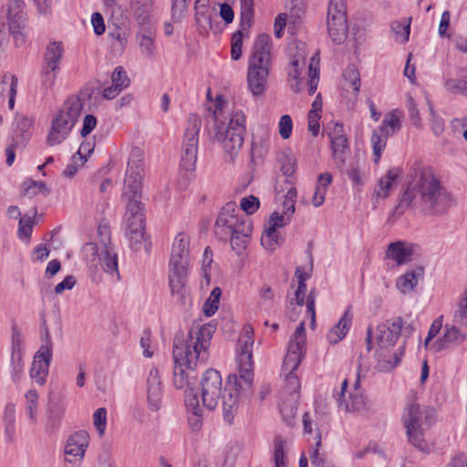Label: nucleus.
Here are the masks:
<instances>
[{
    "instance_id": "nucleus-7",
    "label": "nucleus",
    "mask_w": 467,
    "mask_h": 467,
    "mask_svg": "<svg viewBox=\"0 0 467 467\" xmlns=\"http://www.w3.org/2000/svg\"><path fill=\"white\" fill-rule=\"evenodd\" d=\"M402 420L409 443L420 451L428 452L430 446L425 433L435 421L434 409L412 402L406 407Z\"/></svg>"
},
{
    "instance_id": "nucleus-22",
    "label": "nucleus",
    "mask_w": 467,
    "mask_h": 467,
    "mask_svg": "<svg viewBox=\"0 0 467 467\" xmlns=\"http://www.w3.org/2000/svg\"><path fill=\"white\" fill-rule=\"evenodd\" d=\"M272 43L270 36L266 34L259 35L253 45V52L249 59L251 65L270 66L272 63Z\"/></svg>"
},
{
    "instance_id": "nucleus-2",
    "label": "nucleus",
    "mask_w": 467,
    "mask_h": 467,
    "mask_svg": "<svg viewBox=\"0 0 467 467\" xmlns=\"http://www.w3.org/2000/svg\"><path fill=\"white\" fill-rule=\"evenodd\" d=\"M404 192L393 210V216L400 217L407 210H418L424 215L444 214L451 206V194L433 170L421 162H415L407 175Z\"/></svg>"
},
{
    "instance_id": "nucleus-57",
    "label": "nucleus",
    "mask_w": 467,
    "mask_h": 467,
    "mask_svg": "<svg viewBox=\"0 0 467 467\" xmlns=\"http://www.w3.org/2000/svg\"><path fill=\"white\" fill-rule=\"evenodd\" d=\"M98 235L99 238V247L106 248L111 245V233L110 228L107 223H100L98 228Z\"/></svg>"
},
{
    "instance_id": "nucleus-12",
    "label": "nucleus",
    "mask_w": 467,
    "mask_h": 467,
    "mask_svg": "<svg viewBox=\"0 0 467 467\" xmlns=\"http://www.w3.org/2000/svg\"><path fill=\"white\" fill-rule=\"evenodd\" d=\"M202 119L196 114L190 115L182 140L181 166L186 171L195 169Z\"/></svg>"
},
{
    "instance_id": "nucleus-47",
    "label": "nucleus",
    "mask_w": 467,
    "mask_h": 467,
    "mask_svg": "<svg viewBox=\"0 0 467 467\" xmlns=\"http://www.w3.org/2000/svg\"><path fill=\"white\" fill-rule=\"evenodd\" d=\"M260 206L259 199L254 195H249L241 199L240 211L244 212L249 217V215L254 213Z\"/></svg>"
},
{
    "instance_id": "nucleus-6",
    "label": "nucleus",
    "mask_w": 467,
    "mask_h": 467,
    "mask_svg": "<svg viewBox=\"0 0 467 467\" xmlns=\"http://www.w3.org/2000/svg\"><path fill=\"white\" fill-rule=\"evenodd\" d=\"M91 93L81 90L79 94L67 98L51 120L47 137L48 146L62 143L71 132L83 110L85 102L89 100Z\"/></svg>"
},
{
    "instance_id": "nucleus-56",
    "label": "nucleus",
    "mask_w": 467,
    "mask_h": 467,
    "mask_svg": "<svg viewBox=\"0 0 467 467\" xmlns=\"http://www.w3.org/2000/svg\"><path fill=\"white\" fill-rule=\"evenodd\" d=\"M188 7V0H172L171 16L174 21H181Z\"/></svg>"
},
{
    "instance_id": "nucleus-27",
    "label": "nucleus",
    "mask_w": 467,
    "mask_h": 467,
    "mask_svg": "<svg viewBox=\"0 0 467 467\" xmlns=\"http://www.w3.org/2000/svg\"><path fill=\"white\" fill-rule=\"evenodd\" d=\"M351 322L352 315L349 311H346L339 321L327 333V338L328 342L330 344H337L342 340L346 337Z\"/></svg>"
},
{
    "instance_id": "nucleus-44",
    "label": "nucleus",
    "mask_w": 467,
    "mask_h": 467,
    "mask_svg": "<svg viewBox=\"0 0 467 467\" xmlns=\"http://www.w3.org/2000/svg\"><path fill=\"white\" fill-rule=\"evenodd\" d=\"M26 412L29 417L32 423L36 422V411H37V401L38 393L36 389H29L26 394Z\"/></svg>"
},
{
    "instance_id": "nucleus-60",
    "label": "nucleus",
    "mask_w": 467,
    "mask_h": 467,
    "mask_svg": "<svg viewBox=\"0 0 467 467\" xmlns=\"http://www.w3.org/2000/svg\"><path fill=\"white\" fill-rule=\"evenodd\" d=\"M308 77H309V79L307 81L308 94L310 96H312L317 91L318 81H319L318 70L316 67H314L312 64L309 65Z\"/></svg>"
},
{
    "instance_id": "nucleus-3",
    "label": "nucleus",
    "mask_w": 467,
    "mask_h": 467,
    "mask_svg": "<svg viewBox=\"0 0 467 467\" xmlns=\"http://www.w3.org/2000/svg\"><path fill=\"white\" fill-rule=\"evenodd\" d=\"M144 154L140 148H133L128 161L126 178L122 191V198L127 201L124 215V234L130 241L134 251L140 250L143 245L149 252V243L145 235V214L142 197Z\"/></svg>"
},
{
    "instance_id": "nucleus-61",
    "label": "nucleus",
    "mask_w": 467,
    "mask_h": 467,
    "mask_svg": "<svg viewBox=\"0 0 467 467\" xmlns=\"http://www.w3.org/2000/svg\"><path fill=\"white\" fill-rule=\"evenodd\" d=\"M299 67H300V60L299 59H294L291 62V68H290V70L288 72L289 78L294 79V80H296L295 84H291V88H292V89L295 92H299L300 91L299 81H298V78H299V75H300Z\"/></svg>"
},
{
    "instance_id": "nucleus-46",
    "label": "nucleus",
    "mask_w": 467,
    "mask_h": 467,
    "mask_svg": "<svg viewBox=\"0 0 467 467\" xmlns=\"http://www.w3.org/2000/svg\"><path fill=\"white\" fill-rule=\"evenodd\" d=\"M275 443V451H274V460L275 467H285L286 463L284 446L285 440L280 436H276L274 441Z\"/></svg>"
},
{
    "instance_id": "nucleus-18",
    "label": "nucleus",
    "mask_w": 467,
    "mask_h": 467,
    "mask_svg": "<svg viewBox=\"0 0 467 467\" xmlns=\"http://www.w3.org/2000/svg\"><path fill=\"white\" fill-rule=\"evenodd\" d=\"M163 383L157 368H151L146 379V393L148 408L151 411H158L161 407L163 397Z\"/></svg>"
},
{
    "instance_id": "nucleus-16",
    "label": "nucleus",
    "mask_w": 467,
    "mask_h": 467,
    "mask_svg": "<svg viewBox=\"0 0 467 467\" xmlns=\"http://www.w3.org/2000/svg\"><path fill=\"white\" fill-rule=\"evenodd\" d=\"M83 254L88 261L92 263L99 261L102 269L110 275L116 274L119 279L118 268V254L112 246L99 248L95 243H88L83 247Z\"/></svg>"
},
{
    "instance_id": "nucleus-64",
    "label": "nucleus",
    "mask_w": 467,
    "mask_h": 467,
    "mask_svg": "<svg viewBox=\"0 0 467 467\" xmlns=\"http://www.w3.org/2000/svg\"><path fill=\"white\" fill-rule=\"evenodd\" d=\"M445 467H467V455L465 453L455 454Z\"/></svg>"
},
{
    "instance_id": "nucleus-40",
    "label": "nucleus",
    "mask_w": 467,
    "mask_h": 467,
    "mask_svg": "<svg viewBox=\"0 0 467 467\" xmlns=\"http://www.w3.org/2000/svg\"><path fill=\"white\" fill-rule=\"evenodd\" d=\"M195 10V26L199 34H204L211 28V16H209V6H205V1L203 5Z\"/></svg>"
},
{
    "instance_id": "nucleus-39",
    "label": "nucleus",
    "mask_w": 467,
    "mask_h": 467,
    "mask_svg": "<svg viewBox=\"0 0 467 467\" xmlns=\"http://www.w3.org/2000/svg\"><path fill=\"white\" fill-rule=\"evenodd\" d=\"M411 17L405 18L403 22L394 21L391 24V31L395 36V40L401 44L407 43L410 38Z\"/></svg>"
},
{
    "instance_id": "nucleus-63",
    "label": "nucleus",
    "mask_w": 467,
    "mask_h": 467,
    "mask_svg": "<svg viewBox=\"0 0 467 467\" xmlns=\"http://www.w3.org/2000/svg\"><path fill=\"white\" fill-rule=\"evenodd\" d=\"M296 195H297V192H296V188H294V187H291L285 194V199L284 201L283 206H284V209H287L288 214H294V213H295V203H296Z\"/></svg>"
},
{
    "instance_id": "nucleus-36",
    "label": "nucleus",
    "mask_w": 467,
    "mask_h": 467,
    "mask_svg": "<svg viewBox=\"0 0 467 467\" xmlns=\"http://www.w3.org/2000/svg\"><path fill=\"white\" fill-rule=\"evenodd\" d=\"M129 34L125 28L116 26L109 33V38L114 52L121 54L126 48Z\"/></svg>"
},
{
    "instance_id": "nucleus-14",
    "label": "nucleus",
    "mask_w": 467,
    "mask_h": 467,
    "mask_svg": "<svg viewBox=\"0 0 467 467\" xmlns=\"http://www.w3.org/2000/svg\"><path fill=\"white\" fill-rule=\"evenodd\" d=\"M327 33L336 44L343 43L347 38V6L345 0H329L327 14Z\"/></svg>"
},
{
    "instance_id": "nucleus-49",
    "label": "nucleus",
    "mask_w": 467,
    "mask_h": 467,
    "mask_svg": "<svg viewBox=\"0 0 467 467\" xmlns=\"http://www.w3.org/2000/svg\"><path fill=\"white\" fill-rule=\"evenodd\" d=\"M243 37L242 30H237L232 36L231 57L233 60L236 61L242 57Z\"/></svg>"
},
{
    "instance_id": "nucleus-26",
    "label": "nucleus",
    "mask_w": 467,
    "mask_h": 467,
    "mask_svg": "<svg viewBox=\"0 0 467 467\" xmlns=\"http://www.w3.org/2000/svg\"><path fill=\"white\" fill-rule=\"evenodd\" d=\"M51 358L52 357L40 356V353L37 352L34 357L30 376L40 386H43L47 381Z\"/></svg>"
},
{
    "instance_id": "nucleus-48",
    "label": "nucleus",
    "mask_w": 467,
    "mask_h": 467,
    "mask_svg": "<svg viewBox=\"0 0 467 467\" xmlns=\"http://www.w3.org/2000/svg\"><path fill=\"white\" fill-rule=\"evenodd\" d=\"M12 379L15 383H18L21 379L23 371V359L21 352L11 354Z\"/></svg>"
},
{
    "instance_id": "nucleus-33",
    "label": "nucleus",
    "mask_w": 467,
    "mask_h": 467,
    "mask_svg": "<svg viewBox=\"0 0 467 467\" xmlns=\"http://www.w3.org/2000/svg\"><path fill=\"white\" fill-rule=\"evenodd\" d=\"M270 147V137L268 134H264L259 137H254L251 147V161L255 162L258 160H262L269 150Z\"/></svg>"
},
{
    "instance_id": "nucleus-53",
    "label": "nucleus",
    "mask_w": 467,
    "mask_h": 467,
    "mask_svg": "<svg viewBox=\"0 0 467 467\" xmlns=\"http://www.w3.org/2000/svg\"><path fill=\"white\" fill-rule=\"evenodd\" d=\"M95 143L93 140H86L83 141L77 153L75 154L77 158L80 161V165H84V163L88 161V157L93 152Z\"/></svg>"
},
{
    "instance_id": "nucleus-8",
    "label": "nucleus",
    "mask_w": 467,
    "mask_h": 467,
    "mask_svg": "<svg viewBox=\"0 0 467 467\" xmlns=\"http://www.w3.org/2000/svg\"><path fill=\"white\" fill-rule=\"evenodd\" d=\"M403 319L400 317L388 319L377 326L376 340L379 347V350H377L378 368L381 371L391 370L401 361L404 353V346L400 347L391 355H387L384 351L396 344L401 335Z\"/></svg>"
},
{
    "instance_id": "nucleus-29",
    "label": "nucleus",
    "mask_w": 467,
    "mask_h": 467,
    "mask_svg": "<svg viewBox=\"0 0 467 467\" xmlns=\"http://www.w3.org/2000/svg\"><path fill=\"white\" fill-rule=\"evenodd\" d=\"M343 88L358 97L360 88L359 72L354 65L348 66L343 72Z\"/></svg>"
},
{
    "instance_id": "nucleus-1",
    "label": "nucleus",
    "mask_w": 467,
    "mask_h": 467,
    "mask_svg": "<svg viewBox=\"0 0 467 467\" xmlns=\"http://www.w3.org/2000/svg\"><path fill=\"white\" fill-rule=\"evenodd\" d=\"M253 334L254 330L251 326L244 327L237 345L238 374L228 376L223 396H222L223 380L219 371L209 368L203 373L201 380L203 406L210 410H214L222 398L223 419L229 424L233 423L239 408V401L250 397L253 393Z\"/></svg>"
},
{
    "instance_id": "nucleus-35",
    "label": "nucleus",
    "mask_w": 467,
    "mask_h": 467,
    "mask_svg": "<svg viewBox=\"0 0 467 467\" xmlns=\"http://www.w3.org/2000/svg\"><path fill=\"white\" fill-rule=\"evenodd\" d=\"M301 360L302 358L292 352V354L286 353L283 363V369L288 372L287 380L295 386V389L299 388V380L294 372L300 365Z\"/></svg>"
},
{
    "instance_id": "nucleus-30",
    "label": "nucleus",
    "mask_w": 467,
    "mask_h": 467,
    "mask_svg": "<svg viewBox=\"0 0 467 467\" xmlns=\"http://www.w3.org/2000/svg\"><path fill=\"white\" fill-rule=\"evenodd\" d=\"M399 176L400 172L398 170H389L385 176L381 177L374 190V193L377 197L387 198L389 195V192L393 189Z\"/></svg>"
},
{
    "instance_id": "nucleus-31",
    "label": "nucleus",
    "mask_w": 467,
    "mask_h": 467,
    "mask_svg": "<svg viewBox=\"0 0 467 467\" xmlns=\"http://www.w3.org/2000/svg\"><path fill=\"white\" fill-rule=\"evenodd\" d=\"M306 347V329L304 322H301L300 325L296 327L294 332L293 337L288 343L287 353L296 356H299L303 358L304 351Z\"/></svg>"
},
{
    "instance_id": "nucleus-4",
    "label": "nucleus",
    "mask_w": 467,
    "mask_h": 467,
    "mask_svg": "<svg viewBox=\"0 0 467 467\" xmlns=\"http://www.w3.org/2000/svg\"><path fill=\"white\" fill-rule=\"evenodd\" d=\"M216 327L212 323L192 327L184 336L177 334L173 339L174 385L183 389L196 380L194 370L198 365H205L209 358L211 339Z\"/></svg>"
},
{
    "instance_id": "nucleus-43",
    "label": "nucleus",
    "mask_w": 467,
    "mask_h": 467,
    "mask_svg": "<svg viewBox=\"0 0 467 467\" xmlns=\"http://www.w3.org/2000/svg\"><path fill=\"white\" fill-rule=\"evenodd\" d=\"M63 414L64 410L60 407L50 410L45 427L47 433L54 434L58 430Z\"/></svg>"
},
{
    "instance_id": "nucleus-51",
    "label": "nucleus",
    "mask_w": 467,
    "mask_h": 467,
    "mask_svg": "<svg viewBox=\"0 0 467 467\" xmlns=\"http://www.w3.org/2000/svg\"><path fill=\"white\" fill-rule=\"evenodd\" d=\"M320 446L321 438L318 436V440L316 442V447L309 453V458L313 467H327L325 454L319 452Z\"/></svg>"
},
{
    "instance_id": "nucleus-17",
    "label": "nucleus",
    "mask_w": 467,
    "mask_h": 467,
    "mask_svg": "<svg viewBox=\"0 0 467 467\" xmlns=\"http://www.w3.org/2000/svg\"><path fill=\"white\" fill-rule=\"evenodd\" d=\"M359 377H358L354 390L349 393L348 400H347L345 399V392L348 388V379L343 380L340 391L334 395L340 408H343L346 411L358 412L360 414L367 413L370 410V405L367 397L359 389Z\"/></svg>"
},
{
    "instance_id": "nucleus-21",
    "label": "nucleus",
    "mask_w": 467,
    "mask_h": 467,
    "mask_svg": "<svg viewBox=\"0 0 467 467\" xmlns=\"http://www.w3.org/2000/svg\"><path fill=\"white\" fill-rule=\"evenodd\" d=\"M270 66L248 65L247 84L254 96L262 95L266 89Z\"/></svg>"
},
{
    "instance_id": "nucleus-54",
    "label": "nucleus",
    "mask_w": 467,
    "mask_h": 467,
    "mask_svg": "<svg viewBox=\"0 0 467 467\" xmlns=\"http://www.w3.org/2000/svg\"><path fill=\"white\" fill-rule=\"evenodd\" d=\"M93 423L99 435L102 436L107 423V410L105 408H99L94 412Z\"/></svg>"
},
{
    "instance_id": "nucleus-62",
    "label": "nucleus",
    "mask_w": 467,
    "mask_h": 467,
    "mask_svg": "<svg viewBox=\"0 0 467 467\" xmlns=\"http://www.w3.org/2000/svg\"><path fill=\"white\" fill-rule=\"evenodd\" d=\"M16 78V75L5 73L0 78V99L4 100L5 95L10 93V86L14 82V78Z\"/></svg>"
},
{
    "instance_id": "nucleus-25",
    "label": "nucleus",
    "mask_w": 467,
    "mask_h": 467,
    "mask_svg": "<svg viewBox=\"0 0 467 467\" xmlns=\"http://www.w3.org/2000/svg\"><path fill=\"white\" fill-rule=\"evenodd\" d=\"M25 4L23 0H8L6 4V16L8 25H12V29L26 26V13L24 11Z\"/></svg>"
},
{
    "instance_id": "nucleus-32",
    "label": "nucleus",
    "mask_w": 467,
    "mask_h": 467,
    "mask_svg": "<svg viewBox=\"0 0 467 467\" xmlns=\"http://www.w3.org/2000/svg\"><path fill=\"white\" fill-rule=\"evenodd\" d=\"M444 88L450 93L467 96V69L460 68L458 78L446 79Z\"/></svg>"
},
{
    "instance_id": "nucleus-41",
    "label": "nucleus",
    "mask_w": 467,
    "mask_h": 467,
    "mask_svg": "<svg viewBox=\"0 0 467 467\" xmlns=\"http://www.w3.org/2000/svg\"><path fill=\"white\" fill-rule=\"evenodd\" d=\"M401 127L400 112L393 110L388 113L380 125L379 130H383L386 133H389V136L400 130Z\"/></svg>"
},
{
    "instance_id": "nucleus-38",
    "label": "nucleus",
    "mask_w": 467,
    "mask_h": 467,
    "mask_svg": "<svg viewBox=\"0 0 467 467\" xmlns=\"http://www.w3.org/2000/svg\"><path fill=\"white\" fill-rule=\"evenodd\" d=\"M283 238L280 233L272 226L268 225V228L263 233L261 236V244L269 251H274L281 245Z\"/></svg>"
},
{
    "instance_id": "nucleus-5",
    "label": "nucleus",
    "mask_w": 467,
    "mask_h": 467,
    "mask_svg": "<svg viewBox=\"0 0 467 467\" xmlns=\"http://www.w3.org/2000/svg\"><path fill=\"white\" fill-rule=\"evenodd\" d=\"M252 229L251 219L244 215L235 202L223 206L214 224L215 234L222 240L230 238L232 249L237 254L245 250Z\"/></svg>"
},
{
    "instance_id": "nucleus-28",
    "label": "nucleus",
    "mask_w": 467,
    "mask_h": 467,
    "mask_svg": "<svg viewBox=\"0 0 467 467\" xmlns=\"http://www.w3.org/2000/svg\"><path fill=\"white\" fill-rule=\"evenodd\" d=\"M424 269L418 267L413 271H409L403 275L400 276L397 280L396 286L402 294L410 293L414 290L418 282L422 278Z\"/></svg>"
},
{
    "instance_id": "nucleus-19",
    "label": "nucleus",
    "mask_w": 467,
    "mask_h": 467,
    "mask_svg": "<svg viewBox=\"0 0 467 467\" xmlns=\"http://www.w3.org/2000/svg\"><path fill=\"white\" fill-rule=\"evenodd\" d=\"M89 435L86 431H78L73 433L65 445V454L69 462H80L88 446Z\"/></svg>"
},
{
    "instance_id": "nucleus-42",
    "label": "nucleus",
    "mask_w": 467,
    "mask_h": 467,
    "mask_svg": "<svg viewBox=\"0 0 467 467\" xmlns=\"http://www.w3.org/2000/svg\"><path fill=\"white\" fill-rule=\"evenodd\" d=\"M40 329V337L43 344L37 353H40V356L52 357V339L45 318L42 320Z\"/></svg>"
},
{
    "instance_id": "nucleus-24",
    "label": "nucleus",
    "mask_w": 467,
    "mask_h": 467,
    "mask_svg": "<svg viewBox=\"0 0 467 467\" xmlns=\"http://www.w3.org/2000/svg\"><path fill=\"white\" fill-rule=\"evenodd\" d=\"M188 267L185 266H170L169 284L171 292L173 296H178L183 301L186 297V279Z\"/></svg>"
},
{
    "instance_id": "nucleus-13",
    "label": "nucleus",
    "mask_w": 467,
    "mask_h": 467,
    "mask_svg": "<svg viewBox=\"0 0 467 467\" xmlns=\"http://www.w3.org/2000/svg\"><path fill=\"white\" fill-rule=\"evenodd\" d=\"M330 142L337 168L342 173L347 174L354 184L362 185L363 182L358 160H356V158L348 160L347 158L349 152L347 137L331 140Z\"/></svg>"
},
{
    "instance_id": "nucleus-58",
    "label": "nucleus",
    "mask_w": 467,
    "mask_h": 467,
    "mask_svg": "<svg viewBox=\"0 0 467 467\" xmlns=\"http://www.w3.org/2000/svg\"><path fill=\"white\" fill-rule=\"evenodd\" d=\"M279 133L284 140L290 138L293 128V121L289 115H283L280 118L279 123Z\"/></svg>"
},
{
    "instance_id": "nucleus-45",
    "label": "nucleus",
    "mask_w": 467,
    "mask_h": 467,
    "mask_svg": "<svg viewBox=\"0 0 467 467\" xmlns=\"http://www.w3.org/2000/svg\"><path fill=\"white\" fill-rule=\"evenodd\" d=\"M283 174L288 179L296 171V159L285 152H281L277 158Z\"/></svg>"
},
{
    "instance_id": "nucleus-9",
    "label": "nucleus",
    "mask_w": 467,
    "mask_h": 467,
    "mask_svg": "<svg viewBox=\"0 0 467 467\" xmlns=\"http://www.w3.org/2000/svg\"><path fill=\"white\" fill-rule=\"evenodd\" d=\"M152 7L150 0H132V14L140 26L136 41L141 54L148 57H152L156 50V30L150 20Z\"/></svg>"
},
{
    "instance_id": "nucleus-23",
    "label": "nucleus",
    "mask_w": 467,
    "mask_h": 467,
    "mask_svg": "<svg viewBox=\"0 0 467 467\" xmlns=\"http://www.w3.org/2000/svg\"><path fill=\"white\" fill-rule=\"evenodd\" d=\"M417 245L407 242L390 243L388 246L387 256L401 265L412 261L417 253Z\"/></svg>"
},
{
    "instance_id": "nucleus-20",
    "label": "nucleus",
    "mask_w": 467,
    "mask_h": 467,
    "mask_svg": "<svg viewBox=\"0 0 467 467\" xmlns=\"http://www.w3.org/2000/svg\"><path fill=\"white\" fill-rule=\"evenodd\" d=\"M190 263V237L183 232L179 233L171 244L170 266L188 267Z\"/></svg>"
},
{
    "instance_id": "nucleus-11",
    "label": "nucleus",
    "mask_w": 467,
    "mask_h": 467,
    "mask_svg": "<svg viewBox=\"0 0 467 467\" xmlns=\"http://www.w3.org/2000/svg\"><path fill=\"white\" fill-rule=\"evenodd\" d=\"M457 325H467V287L454 313L453 324H446L441 338L433 344L436 350L453 348L466 340L467 334L458 328Z\"/></svg>"
},
{
    "instance_id": "nucleus-10",
    "label": "nucleus",
    "mask_w": 467,
    "mask_h": 467,
    "mask_svg": "<svg viewBox=\"0 0 467 467\" xmlns=\"http://www.w3.org/2000/svg\"><path fill=\"white\" fill-rule=\"evenodd\" d=\"M245 132V116L242 110L232 112L227 127H216L215 139L222 144L231 161L234 160L242 148Z\"/></svg>"
},
{
    "instance_id": "nucleus-55",
    "label": "nucleus",
    "mask_w": 467,
    "mask_h": 467,
    "mask_svg": "<svg viewBox=\"0 0 467 467\" xmlns=\"http://www.w3.org/2000/svg\"><path fill=\"white\" fill-rule=\"evenodd\" d=\"M254 17V5H241V30H246L251 26Z\"/></svg>"
},
{
    "instance_id": "nucleus-59",
    "label": "nucleus",
    "mask_w": 467,
    "mask_h": 467,
    "mask_svg": "<svg viewBox=\"0 0 467 467\" xmlns=\"http://www.w3.org/2000/svg\"><path fill=\"white\" fill-rule=\"evenodd\" d=\"M34 219L32 217L20 218L18 234L21 238H28L32 234Z\"/></svg>"
},
{
    "instance_id": "nucleus-34",
    "label": "nucleus",
    "mask_w": 467,
    "mask_h": 467,
    "mask_svg": "<svg viewBox=\"0 0 467 467\" xmlns=\"http://www.w3.org/2000/svg\"><path fill=\"white\" fill-rule=\"evenodd\" d=\"M186 404L187 406L192 407V414L188 417L189 425L193 431H199L202 426V420L197 396L195 394L192 396L188 394L186 398Z\"/></svg>"
},
{
    "instance_id": "nucleus-50",
    "label": "nucleus",
    "mask_w": 467,
    "mask_h": 467,
    "mask_svg": "<svg viewBox=\"0 0 467 467\" xmlns=\"http://www.w3.org/2000/svg\"><path fill=\"white\" fill-rule=\"evenodd\" d=\"M287 209H284L282 214L274 212L269 218V225L273 228H279L287 225L291 222L293 214H288Z\"/></svg>"
},
{
    "instance_id": "nucleus-37",
    "label": "nucleus",
    "mask_w": 467,
    "mask_h": 467,
    "mask_svg": "<svg viewBox=\"0 0 467 467\" xmlns=\"http://www.w3.org/2000/svg\"><path fill=\"white\" fill-rule=\"evenodd\" d=\"M389 133H386L383 130H374L371 135V145L373 149V154L375 157V162H378L381 157V152L385 149Z\"/></svg>"
},
{
    "instance_id": "nucleus-15",
    "label": "nucleus",
    "mask_w": 467,
    "mask_h": 467,
    "mask_svg": "<svg viewBox=\"0 0 467 467\" xmlns=\"http://www.w3.org/2000/svg\"><path fill=\"white\" fill-rule=\"evenodd\" d=\"M64 47L60 41H50L43 54L41 70L42 85L47 89L53 87L57 73L64 55Z\"/></svg>"
},
{
    "instance_id": "nucleus-52",
    "label": "nucleus",
    "mask_w": 467,
    "mask_h": 467,
    "mask_svg": "<svg viewBox=\"0 0 467 467\" xmlns=\"http://www.w3.org/2000/svg\"><path fill=\"white\" fill-rule=\"evenodd\" d=\"M112 83L117 87L124 89L130 85V78H128L122 67H117L111 75Z\"/></svg>"
}]
</instances>
